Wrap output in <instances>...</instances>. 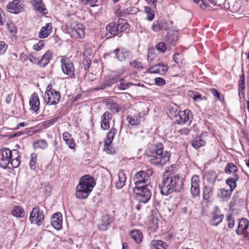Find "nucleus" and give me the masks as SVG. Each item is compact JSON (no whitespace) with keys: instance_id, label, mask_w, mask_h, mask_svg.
<instances>
[{"instance_id":"nucleus-1","label":"nucleus","mask_w":249,"mask_h":249,"mask_svg":"<svg viewBox=\"0 0 249 249\" xmlns=\"http://www.w3.org/2000/svg\"><path fill=\"white\" fill-rule=\"evenodd\" d=\"M183 185V179L179 175L167 174L166 172L159 184V188L162 195L168 196L173 192H179Z\"/></svg>"},{"instance_id":"nucleus-2","label":"nucleus","mask_w":249,"mask_h":249,"mask_svg":"<svg viewBox=\"0 0 249 249\" xmlns=\"http://www.w3.org/2000/svg\"><path fill=\"white\" fill-rule=\"evenodd\" d=\"M147 156L150 157V162L155 166H162L169 161L170 153L163 151V145L160 143L151 146L147 151Z\"/></svg>"},{"instance_id":"nucleus-3","label":"nucleus","mask_w":249,"mask_h":249,"mask_svg":"<svg viewBox=\"0 0 249 249\" xmlns=\"http://www.w3.org/2000/svg\"><path fill=\"white\" fill-rule=\"evenodd\" d=\"M95 185L94 178L88 175L82 177L76 187V196L80 199L88 197Z\"/></svg>"},{"instance_id":"nucleus-4","label":"nucleus","mask_w":249,"mask_h":249,"mask_svg":"<svg viewBox=\"0 0 249 249\" xmlns=\"http://www.w3.org/2000/svg\"><path fill=\"white\" fill-rule=\"evenodd\" d=\"M128 27V24L126 21L123 19L120 18L118 19V21L110 22L106 26V30L108 33L111 36H115L119 35L122 32H124Z\"/></svg>"},{"instance_id":"nucleus-5","label":"nucleus","mask_w":249,"mask_h":249,"mask_svg":"<svg viewBox=\"0 0 249 249\" xmlns=\"http://www.w3.org/2000/svg\"><path fill=\"white\" fill-rule=\"evenodd\" d=\"M84 25L77 21L72 22L68 29L71 36L75 39H82L84 37L85 32Z\"/></svg>"},{"instance_id":"nucleus-6","label":"nucleus","mask_w":249,"mask_h":249,"mask_svg":"<svg viewBox=\"0 0 249 249\" xmlns=\"http://www.w3.org/2000/svg\"><path fill=\"white\" fill-rule=\"evenodd\" d=\"M44 100L46 104L49 106L56 105L60 99V95L58 91L53 89L51 85H48L44 94Z\"/></svg>"},{"instance_id":"nucleus-7","label":"nucleus","mask_w":249,"mask_h":249,"mask_svg":"<svg viewBox=\"0 0 249 249\" xmlns=\"http://www.w3.org/2000/svg\"><path fill=\"white\" fill-rule=\"evenodd\" d=\"M133 191L136 195V199L140 202L145 203L151 198V193L147 186L134 187Z\"/></svg>"},{"instance_id":"nucleus-8","label":"nucleus","mask_w":249,"mask_h":249,"mask_svg":"<svg viewBox=\"0 0 249 249\" xmlns=\"http://www.w3.org/2000/svg\"><path fill=\"white\" fill-rule=\"evenodd\" d=\"M13 153V150L7 148L0 149V167L10 168V164Z\"/></svg>"},{"instance_id":"nucleus-9","label":"nucleus","mask_w":249,"mask_h":249,"mask_svg":"<svg viewBox=\"0 0 249 249\" xmlns=\"http://www.w3.org/2000/svg\"><path fill=\"white\" fill-rule=\"evenodd\" d=\"M44 219L43 211L41 210L38 206L33 208L29 216V220L32 224L40 226Z\"/></svg>"},{"instance_id":"nucleus-10","label":"nucleus","mask_w":249,"mask_h":249,"mask_svg":"<svg viewBox=\"0 0 249 249\" xmlns=\"http://www.w3.org/2000/svg\"><path fill=\"white\" fill-rule=\"evenodd\" d=\"M63 72L71 78L75 77V68L73 63L68 58L63 57L60 61Z\"/></svg>"},{"instance_id":"nucleus-11","label":"nucleus","mask_w":249,"mask_h":249,"mask_svg":"<svg viewBox=\"0 0 249 249\" xmlns=\"http://www.w3.org/2000/svg\"><path fill=\"white\" fill-rule=\"evenodd\" d=\"M135 187L147 186L149 183L150 176L147 172L141 170L137 172L133 178Z\"/></svg>"},{"instance_id":"nucleus-12","label":"nucleus","mask_w":249,"mask_h":249,"mask_svg":"<svg viewBox=\"0 0 249 249\" xmlns=\"http://www.w3.org/2000/svg\"><path fill=\"white\" fill-rule=\"evenodd\" d=\"M117 130L114 128H112L107 133V138L104 141L105 150L107 153H114V150L110 148V145L112 142L115 135Z\"/></svg>"},{"instance_id":"nucleus-13","label":"nucleus","mask_w":249,"mask_h":249,"mask_svg":"<svg viewBox=\"0 0 249 249\" xmlns=\"http://www.w3.org/2000/svg\"><path fill=\"white\" fill-rule=\"evenodd\" d=\"M23 7V1L22 0H14L12 2H9L7 5L8 11L14 14L22 12Z\"/></svg>"},{"instance_id":"nucleus-14","label":"nucleus","mask_w":249,"mask_h":249,"mask_svg":"<svg viewBox=\"0 0 249 249\" xmlns=\"http://www.w3.org/2000/svg\"><path fill=\"white\" fill-rule=\"evenodd\" d=\"M200 181L198 176L193 175L191 179V193L193 197L199 196L200 193L199 184Z\"/></svg>"},{"instance_id":"nucleus-15","label":"nucleus","mask_w":249,"mask_h":249,"mask_svg":"<svg viewBox=\"0 0 249 249\" xmlns=\"http://www.w3.org/2000/svg\"><path fill=\"white\" fill-rule=\"evenodd\" d=\"M189 110L186 109L184 111H179L177 114L175 115L176 122L178 124H183L190 120Z\"/></svg>"},{"instance_id":"nucleus-16","label":"nucleus","mask_w":249,"mask_h":249,"mask_svg":"<svg viewBox=\"0 0 249 249\" xmlns=\"http://www.w3.org/2000/svg\"><path fill=\"white\" fill-rule=\"evenodd\" d=\"M51 225L57 230L62 228V216L60 213H55L52 216Z\"/></svg>"},{"instance_id":"nucleus-17","label":"nucleus","mask_w":249,"mask_h":249,"mask_svg":"<svg viewBox=\"0 0 249 249\" xmlns=\"http://www.w3.org/2000/svg\"><path fill=\"white\" fill-rule=\"evenodd\" d=\"M169 23L165 20H155L154 21L152 29L153 31L159 32L160 30H166L168 29Z\"/></svg>"},{"instance_id":"nucleus-18","label":"nucleus","mask_w":249,"mask_h":249,"mask_svg":"<svg viewBox=\"0 0 249 249\" xmlns=\"http://www.w3.org/2000/svg\"><path fill=\"white\" fill-rule=\"evenodd\" d=\"M29 105L31 109L37 113L39 109L40 101L36 92H35L31 95L29 100Z\"/></svg>"},{"instance_id":"nucleus-19","label":"nucleus","mask_w":249,"mask_h":249,"mask_svg":"<svg viewBox=\"0 0 249 249\" xmlns=\"http://www.w3.org/2000/svg\"><path fill=\"white\" fill-rule=\"evenodd\" d=\"M114 53L116 59L120 62L124 61L127 58H128L130 54L129 51L124 49H116L114 51Z\"/></svg>"},{"instance_id":"nucleus-20","label":"nucleus","mask_w":249,"mask_h":249,"mask_svg":"<svg viewBox=\"0 0 249 249\" xmlns=\"http://www.w3.org/2000/svg\"><path fill=\"white\" fill-rule=\"evenodd\" d=\"M214 183V180H213L209 182L207 184H204L203 189V197L204 199H209L210 198V196L212 195L213 190Z\"/></svg>"},{"instance_id":"nucleus-21","label":"nucleus","mask_w":249,"mask_h":249,"mask_svg":"<svg viewBox=\"0 0 249 249\" xmlns=\"http://www.w3.org/2000/svg\"><path fill=\"white\" fill-rule=\"evenodd\" d=\"M111 115L108 111H106L101 116V127L103 130H108L109 126V121Z\"/></svg>"},{"instance_id":"nucleus-22","label":"nucleus","mask_w":249,"mask_h":249,"mask_svg":"<svg viewBox=\"0 0 249 249\" xmlns=\"http://www.w3.org/2000/svg\"><path fill=\"white\" fill-rule=\"evenodd\" d=\"M126 177L124 174V171L120 170L118 174V177L115 181V185L117 189H119L122 188L125 184Z\"/></svg>"},{"instance_id":"nucleus-23","label":"nucleus","mask_w":249,"mask_h":249,"mask_svg":"<svg viewBox=\"0 0 249 249\" xmlns=\"http://www.w3.org/2000/svg\"><path fill=\"white\" fill-rule=\"evenodd\" d=\"M52 32V24L48 23L43 26L38 34V37L40 38H44L48 37Z\"/></svg>"},{"instance_id":"nucleus-24","label":"nucleus","mask_w":249,"mask_h":249,"mask_svg":"<svg viewBox=\"0 0 249 249\" xmlns=\"http://www.w3.org/2000/svg\"><path fill=\"white\" fill-rule=\"evenodd\" d=\"M31 3L36 8V10L40 13L43 14L47 13V9L42 0H31Z\"/></svg>"},{"instance_id":"nucleus-25","label":"nucleus","mask_w":249,"mask_h":249,"mask_svg":"<svg viewBox=\"0 0 249 249\" xmlns=\"http://www.w3.org/2000/svg\"><path fill=\"white\" fill-rule=\"evenodd\" d=\"M249 221L246 218H242L239 220L238 228L236 232L238 235H241L249 227Z\"/></svg>"},{"instance_id":"nucleus-26","label":"nucleus","mask_w":249,"mask_h":249,"mask_svg":"<svg viewBox=\"0 0 249 249\" xmlns=\"http://www.w3.org/2000/svg\"><path fill=\"white\" fill-rule=\"evenodd\" d=\"M231 190H226L225 189H220L218 190L217 196L223 201H227L230 198L232 192Z\"/></svg>"},{"instance_id":"nucleus-27","label":"nucleus","mask_w":249,"mask_h":249,"mask_svg":"<svg viewBox=\"0 0 249 249\" xmlns=\"http://www.w3.org/2000/svg\"><path fill=\"white\" fill-rule=\"evenodd\" d=\"M239 179V176L237 174H234L232 176L229 177L226 181V184L230 187V189L233 191L236 187V182Z\"/></svg>"},{"instance_id":"nucleus-28","label":"nucleus","mask_w":249,"mask_h":249,"mask_svg":"<svg viewBox=\"0 0 249 249\" xmlns=\"http://www.w3.org/2000/svg\"><path fill=\"white\" fill-rule=\"evenodd\" d=\"M62 136L64 141L69 147L71 149H74L75 146V143L74 139L72 138L71 135L68 132H65L63 133Z\"/></svg>"},{"instance_id":"nucleus-29","label":"nucleus","mask_w":249,"mask_h":249,"mask_svg":"<svg viewBox=\"0 0 249 249\" xmlns=\"http://www.w3.org/2000/svg\"><path fill=\"white\" fill-rule=\"evenodd\" d=\"M111 221L112 220L109 215L106 214L103 215L102 217L101 223L98 225L99 230L102 231L106 230Z\"/></svg>"},{"instance_id":"nucleus-30","label":"nucleus","mask_w":249,"mask_h":249,"mask_svg":"<svg viewBox=\"0 0 249 249\" xmlns=\"http://www.w3.org/2000/svg\"><path fill=\"white\" fill-rule=\"evenodd\" d=\"M12 158L10 161V168H17L20 164V160L19 159V153L17 150L14 149L13 150Z\"/></svg>"},{"instance_id":"nucleus-31","label":"nucleus","mask_w":249,"mask_h":249,"mask_svg":"<svg viewBox=\"0 0 249 249\" xmlns=\"http://www.w3.org/2000/svg\"><path fill=\"white\" fill-rule=\"evenodd\" d=\"M52 56V53L50 51H47L45 54L39 59V66L40 67L46 66L50 62Z\"/></svg>"},{"instance_id":"nucleus-32","label":"nucleus","mask_w":249,"mask_h":249,"mask_svg":"<svg viewBox=\"0 0 249 249\" xmlns=\"http://www.w3.org/2000/svg\"><path fill=\"white\" fill-rule=\"evenodd\" d=\"M177 40L178 33L177 32L174 31L172 33H167L165 41L168 44L174 46L176 44Z\"/></svg>"},{"instance_id":"nucleus-33","label":"nucleus","mask_w":249,"mask_h":249,"mask_svg":"<svg viewBox=\"0 0 249 249\" xmlns=\"http://www.w3.org/2000/svg\"><path fill=\"white\" fill-rule=\"evenodd\" d=\"M151 249H166L167 244L161 240H153L150 244Z\"/></svg>"},{"instance_id":"nucleus-34","label":"nucleus","mask_w":249,"mask_h":249,"mask_svg":"<svg viewBox=\"0 0 249 249\" xmlns=\"http://www.w3.org/2000/svg\"><path fill=\"white\" fill-rule=\"evenodd\" d=\"M206 144V141L201 136L195 138L192 142V146L196 149L204 146Z\"/></svg>"},{"instance_id":"nucleus-35","label":"nucleus","mask_w":249,"mask_h":249,"mask_svg":"<svg viewBox=\"0 0 249 249\" xmlns=\"http://www.w3.org/2000/svg\"><path fill=\"white\" fill-rule=\"evenodd\" d=\"M140 113H138L133 116L128 115L127 117V120L131 125H138L140 123Z\"/></svg>"},{"instance_id":"nucleus-36","label":"nucleus","mask_w":249,"mask_h":249,"mask_svg":"<svg viewBox=\"0 0 249 249\" xmlns=\"http://www.w3.org/2000/svg\"><path fill=\"white\" fill-rule=\"evenodd\" d=\"M130 235L131 238L138 244L142 242V232L138 230H134L130 232Z\"/></svg>"},{"instance_id":"nucleus-37","label":"nucleus","mask_w":249,"mask_h":249,"mask_svg":"<svg viewBox=\"0 0 249 249\" xmlns=\"http://www.w3.org/2000/svg\"><path fill=\"white\" fill-rule=\"evenodd\" d=\"M24 209L18 206H15L11 212L13 216L17 217H23L24 216Z\"/></svg>"},{"instance_id":"nucleus-38","label":"nucleus","mask_w":249,"mask_h":249,"mask_svg":"<svg viewBox=\"0 0 249 249\" xmlns=\"http://www.w3.org/2000/svg\"><path fill=\"white\" fill-rule=\"evenodd\" d=\"M33 146L35 148L45 149L48 147V143L45 140H40L34 142Z\"/></svg>"},{"instance_id":"nucleus-39","label":"nucleus","mask_w":249,"mask_h":249,"mask_svg":"<svg viewBox=\"0 0 249 249\" xmlns=\"http://www.w3.org/2000/svg\"><path fill=\"white\" fill-rule=\"evenodd\" d=\"M225 171L227 174H237L238 168L237 166L233 163H230L228 164L225 169Z\"/></svg>"},{"instance_id":"nucleus-40","label":"nucleus","mask_w":249,"mask_h":249,"mask_svg":"<svg viewBox=\"0 0 249 249\" xmlns=\"http://www.w3.org/2000/svg\"><path fill=\"white\" fill-rule=\"evenodd\" d=\"M224 217L223 214H218L217 213H214L213 219L211 221V224L213 226H217L220 222H222Z\"/></svg>"},{"instance_id":"nucleus-41","label":"nucleus","mask_w":249,"mask_h":249,"mask_svg":"<svg viewBox=\"0 0 249 249\" xmlns=\"http://www.w3.org/2000/svg\"><path fill=\"white\" fill-rule=\"evenodd\" d=\"M24 56L26 57V58L29 59L32 64H37L39 65V59L37 57V55L36 53H31L27 56H26L25 54H24Z\"/></svg>"},{"instance_id":"nucleus-42","label":"nucleus","mask_w":249,"mask_h":249,"mask_svg":"<svg viewBox=\"0 0 249 249\" xmlns=\"http://www.w3.org/2000/svg\"><path fill=\"white\" fill-rule=\"evenodd\" d=\"M108 106L109 108L114 112H119L121 109L120 106L113 101L109 102Z\"/></svg>"},{"instance_id":"nucleus-43","label":"nucleus","mask_w":249,"mask_h":249,"mask_svg":"<svg viewBox=\"0 0 249 249\" xmlns=\"http://www.w3.org/2000/svg\"><path fill=\"white\" fill-rule=\"evenodd\" d=\"M144 9L146 14V19L149 21H152L155 17L154 11L149 7H145Z\"/></svg>"},{"instance_id":"nucleus-44","label":"nucleus","mask_w":249,"mask_h":249,"mask_svg":"<svg viewBox=\"0 0 249 249\" xmlns=\"http://www.w3.org/2000/svg\"><path fill=\"white\" fill-rule=\"evenodd\" d=\"M37 160V156L35 153H32L30 155L29 165L31 169H35Z\"/></svg>"},{"instance_id":"nucleus-45","label":"nucleus","mask_w":249,"mask_h":249,"mask_svg":"<svg viewBox=\"0 0 249 249\" xmlns=\"http://www.w3.org/2000/svg\"><path fill=\"white\" fill-rule=\"evenodd\" d=\"M156 48L159 52L161 53H164L167 49V47L165 43L163 42H159L156 45Z\"/></svg>"},{"instance_id":"nucleus-46","label":"nucleus","mask_w":249,"mask_h":249,"mask_svg":"<svg viewBox=\"0 0 249 249\" xmlns=\"http://www.w3.org/2000/svg\"><path fill=\"white\" fill-rule=\"evenodd\" d=\"M124 81L123 79H121L120 80L121 83L119 85H118L117 88L121 90H125L129 87L130 85H132V83L130 82H127L126 83H124L123 82Z\"/></svg>"},{"instance_id":"nucleus-47","label":"nucleus","mask_w":249,"mask_h":249,"mask_svg":"<svg viewBox=\"0 0 249 249\" xmlns=\"http://www.w3.org/2000/svg\"><path fill=\"white\" fill-rule=\"evenodd\" d=\"M228 226L230 228H232L235 225V221L232 214H229L227 216Z\"/></svg>"},{"instance_id":"nucleus-48","label":"nucleus","mask_w":249,"mask_h":249,"mask_svg":"<svg viewBox=\"0 0 249 249\" xmlns=\"http://www.w3.org/2000/svg\"><path fill=\"white\" fill-rule=\"evenodd\" d=\"M147 71L151 73H159L160 72V68L159 64L155 65L147 69Z\"/></svg>"},{"instance_id":"nucleus-49","label":"nucleus","mask_w":249,"mask_h":249,"mask_svg":"<svg viewBox=\"0 0 249 249\" xmlns=\"http://www.w3.org/2000/svg\"><path fill=\"white\" fill-rule=\"evenodd\" d=\"M212 94L219 101H223L224 100V97L221 96L219 92L215 89H211Z\"/></svg>"},{"instance_id":"nucleus-50","label":"nucleus","mask_w":249,"mask_h":249,"mask_svg":"<svg viewBox=\"0 0 249 249\" xmlns=\"http://www.w3.org/2000/svg\"><path fill=\"white\" fill-rule=\"evenodd\" d=\"M58 118V117H56L55 118L44 122L43 123L44 126L46 127H48L50 125H53L57 121Z\"/></svg>"},{"instance_id":"nucleus-51","label":"nucleus","mask_w":249,"mask_h":249,"mask_svg":"<svg viewBox=\"0 0 249 249\" xmlns=\"http://www.w3.org/2000/svg\"><path fill=\"white\" fill-rule=\"evenodd\" d=\"M44 46V42L43 40H39L37 43L35 44L33 46L34 50L36 51L40 50Z\"/></svg>"},{"instance_id":"nucleus-52","label":"nucleus","mask_w":249,"mask_h":249,"mask_svg":"<svg viewBox=\"0 0 249 249\" xmlns=\"http://www.w3.org/2000/svg\"><path fill=\"white\" fill-rule=\"evenodd\" d=\"M159 68H160L159 74H160L161 75L164 74L168 70L167 66L165 65L164 64H163L162 63H159Z\"/></svg>"},{"instance_id":"nucleus-53","label":"nucleus","mask_w":249,"mask_h":249,"mask_svg":"<svg viewBox=\"0 0 249 249\" xmlns=\"http://www.w3.org/2000/svg\"><path fill=\"white\" fill-rule=\"evenodd\" d=\"M130 65L136 69H142L143 68L142 64L141 62H137L135 60L131 61L130 62Z\"/></svg>"},{"instance_id":"nucleus-54","label":"nucleus","mask_w":249,"mask_h":249,"mask_svg":"<svg viewBox=\"0 0 249 249\" xmlns=\"http://www.w3.org/2000/svg\"><path fill=\"white\" fill-rule=\"evenodd\" d=\"M106 82L107 83V86L110 87L117 82V78L114 76L109 77L106 80Z\"/></svg>"},{"instance_id":"nucleus-55","label":"nucleus","mask_w":249,"mask_h":249,"mask_svg":"<svg viewBox=\"0 0 249 249\" xmlns=\"http://www.w3.org/2000/svg\"><path fill=\"white\" fill-rule=\"evenodd\" d=\"M155 53V50L153 48H150L148 50V54H147V59L148 61H152L154 58V54Z\"/></svg>"},{"instance_id":"nucleus-56","label":"nucleus","mask_w":249,"mask_h":249,"mask_svg":"<svg viewBox=\"0 0 249 249\" xmlns=\"http://www.w3.org/2000/svg\"><path fill=\"white\" fill-rule=\"evenodd\" d=\"M155 83L156 85L163 86L165 84V81L161 77H157L155 79Z\"/></svg>"},{"instance_id":"nucleus-57","label":"nucleus","mask_w":249,"mask_h":249,"mask_svg":"<svg viewBox=\"0 0 249 249\" xmlns=\"http://www.w3.org/2000/svg\"><path fill=\"white\" fill-rule=\"evenodd\" d=\"M7 45L4 41H0V54H3L7 49Z\"/></svg>"},{"instance_id":"nucleus-58","label":"nucleus","mask_w":249,"mask_h":249,"mask_svg":"<svg viewBox=\"0 0 249 249\" xmlns=\"http://www.w3.org/2000/svg\"><path fill=\"white\" fill-rule=\"evenodd\" d=\"M6 21L3 11L0 8V26L3 25Z\"/></svg>"},{"instance_id":"nucleus-59","label":"nucleus","mask_w":249,"mask_h":249,"mask_svg":"<svg viewBox=\"0 0 249 249\" xmlns=\"http://www.w3.org/2000/svg\"><path fill=\"white\" fill-rule=\"evenodd\" d=\"M6 25L7 28L9 30V31L11 33H12L14 32L15 27L12 22L8 21L6 22Z\"/></svg>"},{"instance_id":"nucleus-60","label":"nucleus","mask_w":249,"mask_h":249,"mask_svg":"<svg viewBox=\"0 0 249 249\" xmlns=\"http://www.w3.org/2000/svg\"><path fill=\"white\" fill-rule=\"evenodd\" d=\"M190 130H191L190 129L184 127L180 129L178 131V132L181 135H188L190 133Z\"/></svg>"},{"instance_id":"nucleus-61","label":"nucleus","mask_w":249,"mask_h":249,"mask_svg":"<svg viewBox=\"0 0 249 249\" xmlns=\"http://www.w3.org/2000/svg\"><path fill=\"white\" fill-rule=\"evenodd\" d=\"M107 87H109L108 86H107V83H106V81L104 82L102 84H101L100 85H99L97 88H95V90H102L104 89Z\"/></svg>"},{"instance_id":"nucleus-62","label":"nucleus","mask_w":249,"mask_h":249,"mask_svg":"<svg viewBox=\"0 0 249 249\" xmlns=\"http://www.w3.org/2000/svg\"><path fill=\"white\" fill-rule=\"evenodd\" d=\"M237 203V198H232L229 204V208L230 210H233V207L236 205Z\"/></svg>"},{"instance_id":"nucleus-63","label":"nucleus","mask_w":249,"mask_h":249,"mask_svg":"<svg viewBox=\"0 0 249 249\" xmlns=\"http://www.w3.org/2000/svg\"><path fill=\"white\" fill-rule=\"evenodd\" d=\"M138 12V9L136 7H131L129 9H127V12L130 14H135Z\"/></svg>"},{"instance_id":"nucleus-64","label":"nucleus","mask_w":249,"mask_h":249,"mask_svg":"<svg viewBox=\"0 0 249 249\" xmlns=\"http://www.w3.org/2000/svg\"><path fill=\"white\" fill-rule=\"evenodd\" d=\"M239 88L238 90L244 91L245 89V82H241V81H239Z\"/></svg>"}]
</instances>
